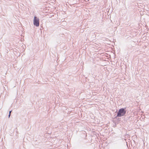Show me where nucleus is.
Returning a JSON list of instances; mask_svg holds the SVG:
<instances>
[{
  "label": "nucleus",
  "instance_id": "1",
  "mask_svg": "<svg viewBox=\"0 0 149 149\" xmlns=\"http://www.w3.org/2000/svg\"><path fill=\"white\" fill-rule=\"evenodd\" d=\"M126 111L123 108L120 109L118 111L117 116L118 117H121L124 116L126 113Z\"/></svg>",
  "mask_w": 149,
  "mask_h": 149
},
{
  "label": "nucleus",
  "instance_id": "2",
  "mask_svg": "<svg viewBox=\"0 0 149 149\" xmlns=\"http://www.w3.org/2000/svg\"><path fill=\"white\" fill-rule=\"evenodd\" d=\"M33 24L37 27L39 25V19L36 17H34Z\"/></svg>",
  "mask_w": 149,
  "mask_h": 149
},
{
  "label": "nucleus",
  "instance_id": "3",
  "mask_svg": "<svg viewBox=\"0 0 149 149\" xmlns=\"http://www.w3.org/2000/svg\"><path fill=\"white\" fill-rule=\"evenodd\" d=\"M11 111H9V114H10Z\"/></svg>",
  "mask_w": 149,
  "mask_h": 149
},
{
  "label": "nucleus",
  "instance_id": "4",
  "mask_svg": "<svg viewBox=\"0 0 149 149\" xmlns=\"http://www.w3.org/2000/svg\"><path fill=\"white\" fill-rule=\"evenodd\" d=\"M10 116V114H9L8 115V118H9Z\"/></svg>",
  "mask_w": 149,
  "mask_h": 149
}]
</instances>
